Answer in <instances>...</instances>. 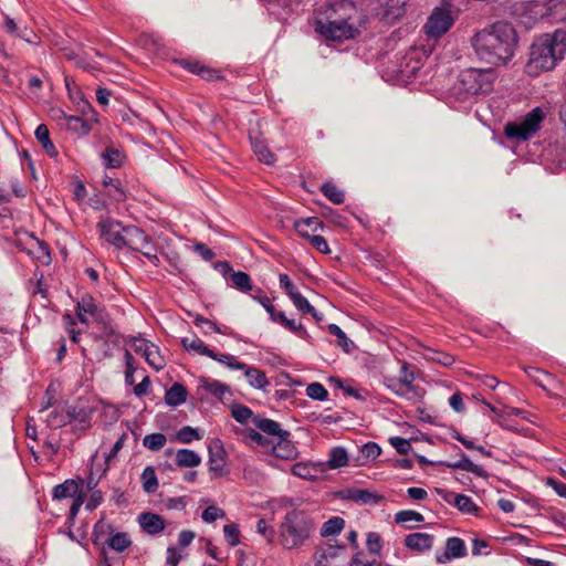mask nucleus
<instances>
[{"instance_id": "64", "label": "nucleus", "mask_w": 566, "mask_h": 566, "mask_svg": "<svg viewBox=\"0 0 566 566\" xmlns=\"http://www.w3.org/2000/svg\"><path fill=\"white\" fill-rule=\"evenodd\" d=\"M350 497L357 502L369 503L375 499V495L367 490H356Z\"/></svg>"}, {"instance_id": "42", "label": "nucleus", "mask_w": 566, "mask_h": 566, "mask_svg": "<svg viewBox=\"0 0 566 566\" xmlns=\"http://www.w3.org/2000/svg\"><path fill=\"white\" fill-rule=\"evenodd\" d=\"M166 436L163 433L147 434L143 439V444L151 451H158L166 444Z\"/></svg>"}, {"instance_id": "32", "label": "nucleus", "mask_w": 566, "mask_h": 566, "mask_svg": "<svg viewBox=\"0 0 566 566\" xmlns=\"http://www.w3.org/2000/svg\"><path fill=\"white\" fill-rule=\"evenodd\" d=\"M243 369L245 370V377L252 387L260 389L268 385L266 376L260 369L248 367L247 365Z\"/></svg>"}, {"instance_id": "6", "label": "nucleus", "mask_w": 566, "mask_h": 566, "mask_svg": "<svg viewBox=\"0 0 566 566\" xmlns=\"http://www.w3.org/2000/svg\"><path fill=\"white\" fill-rule=\"evenodd\" d=\"M494 78L492 70L468 69L460 73V90L471 95L486 94L493 90Z\"/></svg>"}, {"instance_id": "20", "label": "nucleus", "mask_w": 566, "mask_h": 566, "mask_svg": "<svg viewBox=\"0 0 566 566\" xmlns=\"http://www.w3.org/2000/svg\"><path fill=\"white\" fill-rule=\"evenodd\" d=\"M294 228L301 237L308 239L313 235L312 233L323 229V222L316 217H311L296 220Z\"/></svg>"}, {"instance_id": "22", "label": "nucleus", "mask_w": 566, "mask_h": 566, "mask_svg": "<svg viewBox=\"0 0 566 566\" xmlns=\"http://www.w3.org/2000/svg\"><path fill=\"white\" fill-rule=\"evenodd\" d=\"M443 499L449 503H453L461 512L467 514L474 513L478 510L476 505L473 503L471 497L464 494L446 492Z\"/></svg>"}, {"instance_id": "40", "label": "nucleus", "mask_w": 566, "mask_h": 566, "mask_svg": "<svg viewBox=\"0 0 566 566\" xmlns=\"http://www.w3.org/2000/svg\"><path fill=\"white\" fill-rule=\"evenodd\" d=\"M292 300L294 306L303 313L312 314L316 316V310L310 304L307 298H305L297 290L289 295Z\"/></svg>"}, {"instance_id": "54", "label": "nucleus", "mask_w": 566, "mask_h": 566, "mask_svg": "<svg viewBox=\"0 0 566 566\" xmlns=\"http://www.w3.org/2000/svg\"><path fill=\"white\" fill-rule=\"evenodd\" d=\"M548 4V0H535L531 6V12L534 13L535 17L544 18L551 14L552 6L546 8Z\"/></svg>"}, {"instance_id": "14", "label": "nucleus", "mask_w": 566, "mask_h": 566, "mask_svg": "<svg viewBox=\"0 0 566 566\" xmlns=\"http://www.w3.org/2000/svg\"><path fill=\"white\" fill-rule=\"evenodd\" d=\"M289 434H283V437H279L271 443L269 453H272L274 457L285 460H291L296 457V448L289 440Z\"/></svg>"}, {"instance_id": "5", "label": "nucleus", "mask_w": 566, "mask_h": 566, "mask_svg": "<svg viewBox=\"0 0 566 566\" xmlns=\"http://www.w3.org/2000/svg\"><path fill=\"white\" fill-rule=\"evenodd\" d=\"M545 118L546 112L542 107H535L520 122L507 123L504 128L505 135L511 139L525 142L539 130Z\"/></svg>"}, {"instance_id": "28", "label": "nucleus", "mask_w": 566, "mask_h": 566, "mask_svg": "<svg viewBox=\"0 0 566 566\" xmlns=\"http://www.w3.org/2000/svg\"><path fill=\"white\" fill-rule=\"evenodd\" d=\"M251 145L258 159L266 165H273L275 163V156L270 151L268 146L258 139H252Z\"/></svg>"}, {"instance_id": "11", "label": "nucleus", "mask_w": 566, "mask_h": 566, "mask_svg": "<svg viewBox=\"0 0 566 566\" xmlns=\"http://www.w3.org/2000/svg\"><path fill=\"white\" fill-rule=\"evenodd\" d=\"M101 238L107 243L114 245L116 249H122L125 245V228L122 222L105 218L97 223Z\"/></svg>"}, {"instance_id": "29", "label": "nucleus", "mask_w": 566, "mask_h": 566, "mask_svg": "<svg viewBox=\"0 0 566 566\" xmlns=\"http://www.w3.org/2000/svg\"><path fill=\"white\" fill-rule=\"evenodd\" d=\"M200 388L209 391L217 398H222L226 392H229V387L219 380L201 378Z\"/></svg>"}, {"instance_id": "49", "label": "nucleus", "mask_w": 566, "mask_h": 566, "mask_svg": "<svg viewBox=\"0 0 566 566\" xmlns=\"http://www.w3.org/2000/svg\"><path fill=\"white\" fill-rule=\"evenodd\" d=\"M396 523H408V522H416L421 523L423 521V516L411 510L400 511L395 515Z\"/></svg>"}, {"instance_id": "53", "label": "nucleus", "mask_w": 566, "mask_h": 566, "mask_svg": "<svg viewBox=\"0 0 566 566\" xmlns=\"http://www.w3.org/2000/svg\"><path fill=\"white\" fill-rule=\"evenodd\" d=\"M380 448L374 442L364 444L360 449L361 458L365 461L375 460L380 454Z\"/></svg>"}, {"instance_id": "39", "label": "nucleus", "mask_w": 566, "mask_h": 566, "mask_svg": "<svg viewBox=\"0 0 566 566\" xmlns=\"http://www.w3.org/2000/svg\"><path fill=\"white\" fill-rule=\"evenodd\" d=\"M72 418V415L67 412L66 415L56 409L49 412L46 416V423L50 428H61L67 423V421Z\"/></svg>"}, {"instance_id": "23", "label": "nucleus", "mask_w": 566, "mask_h": 566, "mask_svg": "<svg viewBox=\"0 0 566 566\" xmlns=\"http://www.w3.org/2000/svg\"><path fill=\"white\" fill-rule=\"evenodd\" d=\"M53 499L64 500L80 494V484L75 480H66L53 489Z\"/></svg>"}, {"instance_id": "24", "label": "nucleus", "mask_w": 566, "mask_h": 566, "mask_svg": "<svg viewBox=\"0 0 566 566\" xmlns=\"http://www.w3.org/2000/svg\"><path fill=\"white\" fill-rule=\"evenodd\" d=\"M148 235L137 227L125 228V245L129 249L137 251L139 247L146 241Z\"/></svg>"}, {"instance_id": "62", "label": "nucleus", "mask_w": 566, "mask_h": 566, "mask_svg": "<svg viewBox=\"0 0 566 566\" xmlns=\"http://www.w3.org/2000/svg\"><path fill=\"white\" fill-rule=\"evenodd\" d=\"M307 240L321 253L327 254L331 252L326 240L322 235L313 234Z\"/></svg>"}, {"instance_id": "7", "label": "nucleus", "mask_w": 566, "mask_h": 566, "mask_svg": "<svg viewBox=\"0 0 566 566\" xmlns=\"http://www.w3.org/2000/svg\"><path fill=\"white\" fill-rule=\"evenodd\" d=\"M415 375L409 370L407 363H403L398 378L386 379V385L397 396L407 400L417 401L422 398L423 390L413 385Z\"/></svg>"}, {"instance_id": "43", "label": "nucleus", "mask_w": 566, "mask_h": 566, "mask_svg": "<svg viewBox=\"0 0 566 566\" xmlns=\"http://www.w3.org/2000/svg\"><path fill=\"white\" fill-rule=\"evenodd\" d=\"M145 359L156 370H160L165 367L164 357L160 355V352L156 345L148 347V353L147 356H145Z\"/></svg>"}, {"instance_id": "27", "label": "nucleus", "mask_w": 566, "mask_h": 566, "mask_svg": "<svg viewBox=\"0 0 566 566\" xmlns=\"http://www.w3.org/2000/svg\"><path fill=\"white\" fill-rule=\"evenodd\" d=\"M102 158L107 168H118L123 164L125 156L118 148L109 146L102 154Z\"/></svg>"}, {"instance_id": "25", "label": "nucleus", "mask_w": 566, "mask_h": 566, "mask_svg": "<svg viewBox=\"0 0 566 566\" xmlns=\"http://www.w3.org/2000/svg\"><path fill=\"white\" fill-rule=\"evenodd\" d=\"M187 399V390L186 388L179 384H174L165 395V401L167 405L176 407L184 403Z\"/></svg>"}, {"instance_id": "59", "label": "nucleus", "mask_w": 566, "mask_h": 566, "mask_svg": "<svg viewBox=\"0 0 566 566\" xmlns=\"http://www.w3.org/2000/svg\"><path fill=\"white\" fill-rule=\"evenodd\" d=\"M367 549L371 554H379L381 549L380 536L377 533H368L366 539Z\"/></svg>"}, {"instance_id": "44", "label": "nucleus", "mask_w": 566, "mask_h": 566, "mask_svg": "<svg viewBox=\"0 0 566 566\" xmlns=\"http://www.w3.org/2000/svg\"><path fill=\"white\" fill-rule=\"evenodd\" d=\"M137 251L143 253V255H145L153 264H158L159 259L157 256V248L149 237Z\"/></svg>"}, {"instance_id": "47", "label": "nucleus", "mask_w": 566, "mask_h": 566, "mask_svg": "<svg viewBox=\"0 0 566 566\" xmlns=\"http://www.w3.org/2000/svg\"><path fill=\"white\" fill-rule=\"evenodd\" d=\"M328 332L336 336L338 339V345L344 348L345 352H349L353 345L352 340L347 338L346 334L342 331V328L336 324H331L328 326Z\"/></svg>"}, {"instance_id": "57", "label": "nucleus", "mask_w": 566, "mask_h": 566, "mask_svg": "<svg viewBox=\"0 0 566 566\" xmlns=\"http://www.w3.org/2000/svg\"><path fill=\"white\" fill-rule=\"evenodd\" d=\"M253 298L256 300L265 308L273 322H276L279 319V315H282L283 312H276L269 297L253 296Z\"/></svg>"}, {"instance_id": "61", "label": "nucleus", "mask_w": 566, "mask_h": 566, "mask_svg": "<svg viewBox=\"0 0 566 566\" xmlns=\"http://www.w3.org/2000/svg\"><path fill=\"white\" fill-rule=\"evenodd\" d=\"M133 361H134L133 355L128 350H126L125 352V363H126L125 381L128 385H133L135 381V379H134L135 367L133 365Z\"/></svg>"}, {"instance_id": "60", "label": "nucleus", "mask_w": 566, "mask_h": 566, "mask_svg": "<svg viewBox=\"0 0 566 566\" xmlns=\"http://www.w3.org/2000/svg\"><path fill=\"white\" fill-rule=\"evenodd\" d=\"M390 444L400 453V454H407L411 449V443L409 440L400 438V437H394L390 438Z\"/></svg>"}, {"instance_id": "26", "label": "nucleus", "mask_w": 566, "mask_h": 566, "mask_svg": "<svg viewBox=\"0 0 566 566\" xmlns=\"http://www.w3.org/2000/svg\"><path fill=\"white\" fill-rule=\"evenodd\" d=\"M176 463L180 468H195L201 463V458L192 450L180 449L176 453Z\"/></svg>"}, {"instance_id": "38", "label": "nucleus", "mask_w": 566, "mask_h": 566, "mask_svg": "<svg viewBox=\"0 0 566 566\" xmlns=\"http://www.w3.org/2000/svg\"><path fill=\"white\" fill-rule=\"evenodd\" d=\"M143 488L147 493H154L158 488V480L153 467H146L142 473Z\"/></svg>"}, {"instance_id": "15", "label": "nucleus", "mask_w": 566, "mask_h": 566, "mask_svg": "<svg viewBox=\"0 0 566 566\" xmlns=\"http://www.w3.org/2000/svg\"><path fill=\"white\" fill-rule=\"evenodd\" d=\"M323 463L300 462L292 467V473L301 479L317 480L324 473Z\"/></svg>"}, {"instance_id": "45", "label": "nucleus", "mask_w": 566, "mask_h": 566, "mask_svg": "<svg viewBox=\"0 0 566 566\" xmlns=\"http://www.w3.org/2000/svg\"><path fill=\"white\" fill-rule=\"evenodd\" d=\"M137 251L143 253V255H145L153 264H158L159 259L157 256V248L149 237Z\"/></svg>"}, {"instance_id": "58", "label": "nucleus", "mask_w": 566, "mask_h": 566, "mask_svg": "<svg viewBox=\"0 0 566 566\" xmlns=\"http://www.w3.org/2000/svg\"><path fill=\"white\" fill-rule=\"evenodd\" d=\"M525 373L527 374V376L530 378H532L534 380V382H536L538 386H541L542 388H546L545 386V381L542 377L544 378H551V375L542 371L541 369H537V368H534V367H528L525 369Z\"/></svg>"}, {"instance_id": "36", "label": "nucleus", "mask_w": 566, "mask_h": 566, "mask_svg": "<svg viewBox=\"0 0 566 566\" xmlns=\"http://www.w3.org/2000/svg\"><path fill=\"white\" fill-rule=\"evenodd\" d=\"M130 538L127 535V533H113L111 537H107L106 544L108 546L116 551V552H123L130 545Z\"/></svg>"}, {"instance_id": "37", "label": "nucleus", "mask_w": 566, "mask_h": 566, "mask_svg": "<svg viewBox=\"0 0 566 566\" xmlns=\"http://www.w3.org/2000/svg\"><path fill=\"white\" fill-rule=\"evenodd\" d=\"M322 192L328 198L334 205H340L345 200V193L332 182H325L321 187Z\"/></svg>"}, {"instance_id": "50", "label": "nucleus", "mask_w": 566, "mask_h": 566, "mask_svg": "<svg viewBox=\"0 0 566 566\" xmlns=\"http://www.w3.org/2000/svg\"><path fill=\"white\" fill-rule=\"evenodd\" d=\"M306 394L310 398L321 401L327 398V390L319 382L310 384L306 388Z\"/></svg>"}, {"instance_id": "4", "label": "nucleus", "mask_w": 566, "mask_h": 566, "mask_svg": "<svg viewBox=\"0 0 566 566\" xmlns=\"http://www.w3.org/2000/svg\"><path fill=\"white\" fill-rule=\"evenodd\" d=\"M352 3L338 2L332 6L326 12V20H317L315 30L327 40L343 41L352 39L357 33V29L348 22V11H353Z\"/></svg>"}, {"instance_id": "52", "label": "nucleus", "mask_w": 566, "mask_h": 566, "mask_svg": "<svg viewBox=\"0 0 566 566\" xmlns=\"http://www.w3.org/2000/svg\"><path fill=\"white\" fill-rule=\"evenodd\" d=\"M224 537L231 546H237L240 542V532L235 524H227L223 527Z\"/></svg>"}, {"instance_id": "16", "label": "nucleus", "mask_w": 566, "mask_h": 566, "mask_svg": "<svg viewBox=\"0 0 566 566\" xmlns=\"http://www.w3.org/2000/svg\"><path fill=\"white\" fill-rule=\"evenodd\" d=\"M209 470L221 475L224 468V450L220 440H212L209 444Z\"/></svg>"}, {"instance_id": "46", "label": "nucleus", "mask_w": 566, "mask_h": 566, "mask_svg": "<svg viewBox=\"0 0 566 566\" xmlns=\"http://www.w3.org/2000/svg\"><path fill=\"white\" fill-rule=\"evenodd\" d=\"M232 417L240 423H247L250 419L253 420V412L250 408L242 405H234L231 409Z\"/></svg>"}, {"instance_id": "8", "label": "nucleus", "mask_w": 566, "mask_h": 566, "mask_svg": "<svg viewBox=\"0 0 566 566\" xmlns=\"http://www.w3.org/2000/svg\"><path fill=\"white\" fill-rule=\"evenodd\" d=\"M182 346L189 350L195 352L199 355L208 356L223 365H226L229 368H244L245 364L240 363L234 356L229 354H217L209 349L203 342L196 337H184L181 340Z\"/></svg>"}, {"instance_id": "1", "label": "nucleus", "mask_w": 566, "mask_h": 566, "mask_svg": "<svg viewBox=\"0 0 566 566\" xmlns=\"http://www.w3.org/2000/svg\"><path fill=\"white\" fill-rule=\"evenodd\" d=\"M476 56L489 64H505L514 55L517 34L512 24L495 22L478 31L471 40Z\"/></svg>"}, {"instance_id": "56", "label": "nucleus", "mask_w": 566, "mask_h": 566, "mask_svg": "<svg viewBox=\"0 0 566 566\" xmlns=\"http://www.w3.org/2000/svg\"><path fill=\"white\" fill-rule=\"evenodd\" d=\"M248 438L251 439L256 444H259L260 447H262L265 452H269L271 443L273 442L265 434L256 432L254 430L249 431Z\"/></svg>"}, {"instance_id": "31", "label": "nucleus", "mask_w": 566, "mask_h": 566, "mask_svg": "<svg viewBox=\"0 0 566 566\" xmlns=\"http://www.w3.org/2000/svg\"><path fill=\"white\" fill-rule=\"evenodd\" d=\"M35 137L50 156H56V149L50 139V133L46 125L41 124L35 129Z\"/></svg>"}, {"instance_id": "35", "label": "nucleus", "mask_w": 566, "mask_h": 566, "mask_svg": "<svg viewBox=\"0 0 566 566\" xmlns=\"http://www.w3.org/2000/svg\"><path fill=\"white\" fill-rule=\"evenodd\" d=\"M113 533V525L105 520H99L94 526L93 535L96 542L106 543L107 537H111Z\"/></svg>"}, {"instance_id": "48", "label": "nucleus", "mask_w": 566, "mask_h": 566, "mask_svg": "<svg viewBox=\"0 0 566 566\" xmlns=\"http://www.w3.org/2000/svg\"><path fill=\"white\" fill-rule=\"evenodd\" d=\"M176 439L181 443H190L192 440L201 439V436L192 427L186 426L177 432Z\"/></svg>"}, {"instance_id": "9", "label": "nucleus", "mask_w": 566, "mask_h": 566, "mask_svg": "<svg viewBox=\"0 0 566 566\" xmlns=\"http://www.w3.org/2000/svg\"><path fill=\"white\" fill-rule=\"evenodd\" d=\"M409 0H373L371 9L379 20L394 23L406 13V6Z\"/></svg>"}, {"instance_id": "18", "label": "nucleus", "mask_w": 566, "mask_h": 566, "mask_svg": "<svg viewBox=\"0 0 566 566\" xmlns=\"http://www.w3.org/2000/svg\"><path fill=\"white\" fill-rule=\"evenodd\" d=\"M252 422L263 434H265L273 442L276 438L283 437V434H289V432L283 430L280 423L274 420L262 417H254Z\"/></svg>"}, {"instance_id": "13", "label": "nucleus", "mask_w": 566, "mask_h": 566, "mask_svg": "<svg viewBox=\"0 0 566 566\" xmlns=\"http://www.w3.org/2000/svg\"><path fill=\"white\" fill-rule=\"evenodd\" d=\"M216 268L220 269L223 275H227L228 273L231 274V281L235 289L240 290L241 292H249L252 290L250 276L245 272L233 271L228 262H218Z\"/></svg>"}, {"instance_id": "19", "label": "nucleus", "mask_w": 566, "mask_h": 566, "mask_svg": "<svg viewBox=\"0 0 566 566\" xmlns=\"http://www.w3.org/2000/svg\"><path fill=\"white\" fill-rule=\"evenodd\" d=\"M465 555L464 542L459 537H449L446 543V552L442 556H437L439 563H446L453 558L463 557Z\"/></svg>"}, {"instance_id": "3", "label": "nucleus", "mask_w": 566, "mask_h": 566, "mask_svg": "<svg viewBox=\"0 0 566 566\" xmlns=\"http://www.w3.org/2000/svg\"><path fill=\"white\" fill-rule=\"evenodd\" d=\"M315 527V521L308 512L293 509L281 522L279 542L284 549L300 548L314 533Z\"/></svg>"}, {"instance_id": "41", "label": "nucleus", "mask_w": 566, "mask_h": 566, "mask_svg": "<svg viewBox=\"0 0 566 566\" xmlns=\"http://www.w3.org/2000/svg\"><path fill=\"white\" fill-rule=\"evenodd\" d=\"M348 462L347 452L343 448H334L331 451L328 465L332 469L345 467Z\"/></svg>"}, {"instance_id": "34", "label": "nucleus", "mask_w": 566, "mask_h": 566, "mask_svg": "<svg viewBox=\"0 0 566 566\" xmlns=\"http://www.w3.org/2000/svg\"><path fill=\"white\" fill-rule=\"evenodd\" d=\"M345 526V521L342 517L335 516L326 521L321 528V536L328 537L339 534Z\"/></svg>"}, {"instance_id": "30", "label": "nucleus", "mask_w": 566, "mask_h": 566, "mask_svg": "<svg viewBox=\"0 0 566 566\" xmlns=\"http://www.w3.org/2000/svg\"><path fill=\"white\" fill-rule=\"evenodd\" d=\"M451 469H461L471 473H474L479 476H485L486 473L483 468L474 464L467 455H462L460 460L453 463L447 464Z\"/></svg>"}, {"instance_id": "33", "label": "nucleus", "mask_w": 566, "mask_h": 566, "mask_svg": "<svg viewBox=\"0 0 566 566\" xmlns=\"http://www.w3.org/2000/svg\"><path fill=\"white\" fill-rule=\"evenodd\" d=\"M103 186L106 189V193L116 201H123L126 198V193L122 188L119 181L114 180L109 177H105Z\"/></svg>"}, {"instance_id": "10", "label": "nucleus", "mask_w": 566, "mask_h": 566, "mask_svg": "<svg viewBox=\"0 0 566 566\" xmlns=\"http://www.w3.org/2000/svg\"><path fill=\"white\" fill-rule=\"evenodd\" d=\"M453 24L451 12L447 9L436 8L423 27L429 38L437 39L446 33Z\"/></svg>"}, {"instance_id": "17", "label": "nucleus", "mask_w": 566, "mask_h": 566, "mask_svg": "<svg viewBox=\"0 0 566 566\" xmlns=\"http://www.w3.org/2000/svg\"><path fill=\"white\" fill-rule=\"evenodd\" d=\"M405 545L413 552L423 553L431 549L433 536L427 533H412L405 537Z\"/></svg>"}, {"instance_id": "51", "label": "nucleus", "mask_w": 566, "mask_h": 566, "mask_svg": "<svg viewBox=\"0 0 566 566\" xmlns=\"http://www.w3.org/2000/svg\"><path fill=\"white\" fill-rule=\"evenodd\" d=\"M275 323L282 324L285 328L290 329L293 333H297L301 336H303V334L306 333L302 324H297L294 319L287 318L284 315V313H282V315H279V319Z\"/></svg>"}, {"instance_id": "2", "label": "nucleus", "mask_w": 566, "mask_h": 566, "mask_svg": "<svg viewBox=\"0 0 566 566\" xmlns=\"http://www.w3.org/2000/svg\"><path fill=\"white\" fill-rule=\"evenodd\" d=\"M566 54V28L536 38L530 48L526 65L530 75L548 72L564 59Z\"/></svg>"}, {"instance_id": "21", "label": "nucleus", "mask_w": 566, "mask_h": 566, "mask_svg": "<svg viewBox=\"0 0 566 566\" xmlns=\"http://www.w3.org/2000/svg\"><path fill=\"white\" fill-rule=\"evenodd\" d=\"M138 521L143 530L148 534H157L165 528L164 520L157 514L143 513L139 515Z\"/></svg>"}, {"instance_id": "63", "label": "nucleus", "mask_w": 566, "mask_h": 566, "mask_svg": "<svg viewBox=\"0 0 566 566\" xmlns=\"http://www.w3.org/2000/svg\"><path fill=\"white\" fill-rule=\"evenodd\" d=\"M154 344L145 340V339H142V338H134L132 340V348L137 353V354H140L143 355L144 357L147 356V353H148V347L153 346Z\"/></svg>"}, {"instance_id": "55", "label": "nucleus", "mask_w": 566, "mask_h": 566, "mask_svg": "<svg viewBox=\"0 0 566 566\" xmlns=\"http://www.w3.org/2000/svg\"><path fill=\"white\" fill-rule=\"evenodd\" d=\"M226 513L223 510L214 506V505H211V506H208L203 513H202V520L206 522V523H212L214 522L217 518H222L224 517Z\"/></svg>"}, {"instance_id": "12", "label": "nucleus", "mask_w": 566, "mask_h": 566, "mask_svg": "<svg viewBox=\"0 0 566 566\" xmlns=\"http://www.w3.org/2000/svg\"><path fill=\"white\" fill-rule=\"evenodd\" d=\"M86 315H90L99 322L104 321L105 316L104 311L99 308L95 300L88 294L82 296L76 306V316L81 323L87 324L88 319Z\"/></svg>"}]
</instances>
